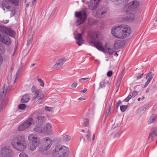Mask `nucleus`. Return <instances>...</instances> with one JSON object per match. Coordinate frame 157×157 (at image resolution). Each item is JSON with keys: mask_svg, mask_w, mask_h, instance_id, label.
Returning <instances> with one entry per match:
<instances>
[{"mask_svg": "<svg viewBox=\"0 0 157 157\" xmlns=\"http://www.w3.org/2000/svg\"><path fill=\"white\" fill-rule=\"evenodd\" d=\"M11 145L15 149L18 151H24L26 148V139L23 136L18 135L14 137L11 142Z\"/></svg>", "mask_w": 157, "mask_h": 157, "instance_id": "1", "label": "nucleus"}, {"mask_svg": "<svg viewBox=\"0 0 157 157\" xmlns=\"http://www.w3.org/2000/svg\"><path fill=\"white\" fill-rule=\"evenodd\" d=\"M2 7L3 10L6 11L11 12L10 16H13L15 13V8L14 7L12 6L9 2L6 0H4L2 2Z\"/></svg>", "mask_w": 157, "mask_h": 157, "instance_id": "8", "label": "nucleus"}, {"mask_svg": "<svg viewBox=\"0 0 157 157\" xmlns=\"http://www.w3.org/2000/svg\"><path fill=\"white\" fill-rule=\"evenodd\" d=\"M128 105H122V106H120L121 110L122 112H124L126 110V109L128 108Z\"/></svg>", "mask_w": 157, "mask_h": 157, "instance_id": "36", "label": "nucleus"}, {"mask_svg": "<svg viewBox=\"0 0 157 157\" xmlns=\"http://www.w3.org/2000/svg\"><path fill=\"white\" fill-rule=\"evenodd\" d=\"M113 2H117L116 4H125L127 3L128 1V0H111Z\"/></svg>", "mask_w": 157, "mask_h": 157, "instance_id": "29", "label": "nucleus"}, {"mask_svg": "<svg viewBox=\"0 0 157 157\" xmlns=\"http://www.w3.org/2000/svg\"><path fill=\"white\" fill-rule=\"evenodd\" d=\"M20 73V70H19L17 71V72L16 75V78H15V80H16V79L18 77Z\"/></svg>", "mask_w": 157, "mask_h": 157, "instance_id": "51", "label": "nucleus"}, {"mask_svg": "<svg viewBox=\"0 0 157 157\" xmlns=\"http://www.w3.org/2000/svg\"><path fill=\"white\" fill-rule=\"evenodd\" d=\"M33 122L32 119H29L18 126L17 128L18 130L20 131L25 130L31 126Z\"/></svg>", "mask_w": 157, "mask_h": 157, "instance_id": "10", "label": "nucleus"}, {"mask_svg": "<svg viewBox=\"0 0 157 157\" xmlns=\"http://www.w3.org/2000/svg\"><path fill=\"white\" fill-rule=\"evenodd\" d=\"M119 136V133L118 132H117L113 136V138H115L117 137L118 136Z\"/></svg>", "mask_w": 157, "mask_h": 157, "instance_id": "53", "label": "nucleus"}, {"mask_svg": "<svg viewBox=\"0 0 157 157\" xmlns=\"http://www.w3.org/2000/svg\"><path fill=\"white\" fill-rule=\"evenodd\" d=\"M91 132L90 130H88L86 133V137L87 140L90 142L91 140Z\"/></svg>", "mask_w": 157, "mask_h": 157, "instance_id": "30", "label": "nucleus"}, {"mask_svg": "<svg viewBox=\"0 0 157 157\" xmlns=\"http://www.w3.org/2000/svg\"><path fill=\"white\" fill-rule=\"evenodd\" d=\"M3 109V107L1 105H0V112Z\"/></svg>", "mask_w": 157, "mask_h": 157, "instance_id": "61", "label": "nucleus"}, {"mask_svg": "<svg viewBox=\"0 0 157 157\" xmlns=\"http://www.w3.org/2000/svg\"><path fill=\"white\" fill-rule=\"evenodd\" d=\"M8 83H10L11 81V78L10 77H9V78H8Z\"/></svg>", "mask_w": 157, "mask_h": 157, "instance_id": "59", "label": "nucleus"}, {"mask_svg": "<svg viewBox=\"0 0 157 157\" xmlns=\"http://www.w3.org/2000/svg\"><path fill=\"white\" fill-rule=\"evenodd\" d=\"M88 79V78H81V79H80L79 80H80V81H81L82 80H85Z\"/></svg>", "mask_w": 157, "mask_h": 157, "instance_id": "60", "label": "nucleus"}, {"mask_svg": "<svg viewBox=\"0 0 157 157\" xmlns=\"http://www.w3.org/2000/svg\"><path fill=\"white\" fill-rule=\"evenodd\" d=\"M42 145L38 148V151L42 153L47 151L51 147L53 142L52 140L48 137L42 138L41 140Z\"/></svg>", "mask_w": 157, "mask_h": 157, "instance_id": "3", "label": "nucleus"}, {"mask_svg": "<svg viewBox=\"0 0 157 157\" xmlns=\"http://www.w3.org/2000/svg\"><path fill=\"white\" fill-rule=\"evenodd\" d=\"M30 99V98L27 94H25L23 96L21 99V101L22 103H26L28 102Z\"/></svg>", "mask_w": 157, "mask_h": 157, "instance_id": "26", "label": "nucleus"}, {"mask_svg": "<svg viewBox=\"0 0 157 157\" xmlns=\"http://www.w3.org/2000/svg\"><path fill=\"white\" fill-rule=\"evenodd\" d=\"M157 117V114L155 113L153 114L151 116L150 119L148 121V124H149L154 122Z\"/></svg>", "mask_w": 157, "mask_h": 157, "instance_id": "27", "label": "nucleus"}, {"mask_svg": "<svg viewBox=\"0 0 157 157\" xmlns=\"http://www.w3.org/2000/svg\"><path fill=\"white\" fill-rule=\"evenodd\" d=\"M7 86L5 87V86H4L3 87V89L1 90V91L0 98V100L1 102H2L3 100V98L7 92Z\"/></svg>", "mask_w": 157, "mask_h": 157, "instance_id": "23", "label": "nucleus"}, {"mask_svg": "<svg viewBox=\"0 0 157 157\" xmlns=\"http://www.w3.org/2000/svg\"><path fill=\"white\" fill-rule=\"evenodd\" d=\"M87 91V89H86L85 88L84 89V90H82L80 91V92L81 93H85Z\"/></svg>", "mask_w": 157, "mask_h": 157, "instance_id": "52", "label": "nucleus"}, {"mask_svg": "<svg viewBox=\"0 0 157 157\" xmlns=\"http://www.w3.org/2000/svg\"><path fill=\"white\" fill-rule=\"evenodd\" d=\"M122 39L129 36L131 33V30L129 27L127 25H121Z\"/></svg>", "mask_w": 157, "mask_h": 157, "instance_id": "9", "label": "nucleus"}, {"mask_svg": "<svg viewBox=\"0 0 157 157\" xmlns=\"http://www.w3.org/2000/svg\"><path fill=\"white\" fill-rule=\"evenodd\" d=\"M138 92L137 91H133L132 93V96L133 97H135L138 94Z\"/></svg>", "mask_w": 157, "mask_h": 157, "instance_id": "45", "label": "nucleus"}, {"mask_svg": "<svg viewBox=\"0 0 157 157\" xmlns=\"http://www.w3.org/2000/svg\"><path fill=\"white\" fill-rule=\"evenodd\" d=\"M26 105L25 104H21L18 105V108L19 109H24L26 108Z\"/></svg>", "mask_w": 157, "mask_h": 157, "instance_id": "37", "label": "nucleus"}, {"mask_svg": "<svg viewBox=\"0 0 157 157\" xmlns=\"http://www.w3.org/2000/svg\"><path fill=\"white\" fill-rule=\"evenodd\" d=\"M89 120L87 118H86L83 121V125L85 127H88L89 126Z\"/></svg>", "mask_w": 157, "mask_h": 157, "instance_id": "35", "label": "nucleus"}, {"mask_svg": "<svg viewBox=\"0 0 157 157\" xmlns=\"http://www.w3.org/2000/svg\"><path fill=\"white\" fill-rule=\"evenodd\" d=\"M20 157H28V155L25 153H21L19 155Z\"/></svg>", "mask_w": 157, "mask_h": 157, "instance_id": "44", "label": "nucleus"}, {"mask_svg": "<svg viewBox=\"0 0 157 157\" xmlns=\"http://www.w3.org/2000/svg\"><path fill=\"white\" fill-rule=\"evenodd\" d=\"M31 90L32 92L35 94V96L33 98L35 102L37 104L40 103L42 101L44 97L43 93L41 92L40 90H37L35 86H33Z\"/></svg>", "mask_w": 157, "mask_h": 157, "instance_id": "5", "label": "nucleus"}, {"mask_svg": "<svg viewBox=\"0 0 157 157\" xmlns=\"http://www.w3.org/2000/svg\"><path fill=\"white\" fill-rule=\"evenodd\" d=\"M78 99L79 100H85L86 99L83 98L82 97H81V98H79Z\"/></svg>", "mask_w": 157, "mask_h": 157, "instance_id": "62", "label": "nucleus"}, {"mask_svg": "<svg viewBox=\"0 0 157 157\" xmlns=\"http://www.w3.org/2000/svg\"><path fill=\"white\" fill-rule=\"evenodd\" d=\"M110 109L111 108L110 107H109L108 109L106 110V113L107 114V116H108V115L109 114L110 112Z\"/></svg>", "mask_w": 157, "mask_h": 157, "instance_id": "49", "label": "nucleus"}, {"mask_svg": "<svg viewBox=\"0 0 157 157\" xmlns=\"http://www.w3.org/2000/svg\"><path fill=\"white\" fill-rule=\"evenodd\" d=\"M132 98V96L131 95H128L126 98L124 100V101L128 102Z\"/></svg>", "mask_w": 157, "mask_h": 157, "instance_id": "41", "label": "nucleus"}, {"mask_svg": "<svg viewBox=\"0 0 157 157\" xmlns=\"http://www.w3.org/2000/svg\"><path fill=\"white\" fill-rule=\"evenodd\" d=\"M85 140V139L83 137V136H82L80 138V141H82L83 142H84Z\"/></svg>", "mask_w": 157, "mask_h": 157, "instance_id": "50", "label": "nucleus"}, {"mask_svg": "<svg viewBox=\"0 0 157 157\" xmlns=\"http://www.w3.org/2000/svg\"><path fill=\"white\" fill-rule=\"evenodd\" d=\"M133 11L129 10L128 13H126L127 15V19L129 20H133L134 19L135 15L133 14L132 12Z\"/></svg>", "mask_w": 157, "mask_h": 157, "instance_id": "25", "label": "nucleus"}, {"mask_svg": "<svg viewBox=\"0 0 157 157\" xmlns=\"http://www.w3.org/2000/svg\"><path fill=\"white\" fill-rule=\"evenodd\" d=\"M0 154L2 156L5 157H11L13 155L12 151L6 147L2 148Z\"/></svg>", "mask_w": 157, "mask_h": 157, "instance_id": "13", "label": "nucleus"}, {"mask_svg": "<svg viewBox=\"0 0 157 157\" xmlns=\"http://www.w3.org/2000/svg\"><path fill=\"white\" fill-rule=\"evenodd\" d=\"M153 131L150 134L149 138H151L152 139L154 136H157V129L155 128H153Z\"/></svg>", "mask_w": 157, "mask_h": 157, "instance_id": "31", "label": "nucleus"}, {"mask_svg": "<svg viewBox=\"0 0 157 157\" xmlns=\"http://www.w3.org/2000/svg\"><path fill=\"white\" fill-rule=\"evenodd\" d=\"M122 47L121 43L120 40L115 41L114 44V48L116 49H118Z\"/></svg>", "mask_w": 157, "mask_h": 157, "instance_id": "24", "label": "nucleus"}, {"mask_svg": "<svg viewBox=\"0 0 157 157\" xmlns=\"http://www.w3.org/2000/svg\"><path fill=\"white\" fill-rule=\"evenodd\" d=\"M144 73H142V74H141L140 76H138L137 77V79H140L142 78V77L143 75H144Z\"/></svg>", "mask_w": 157, "mask_h": 157, "instance_id": "55", "label": "nucleus"}, {"mask_svg": "<svg viewBox=\"0 0 157 157\" xmlns=\"http://www.w3.org/2000/svg\"><path fill=\"white\" fill-rule=\"evenodd\" d=\"M69 150L68 148L65 146H56L52 151V155L57 157H67L69 153Z\"/></svg>", "mask_w": 157, "mask_h": 157, "instance_id": "2", "label": "nucleus"}, {"mask_svg": "<svg viewBox=\"0 0 157 157\" xmlns=\"http://www.w3.org/2000/svg\"><path fill=\"white\" fill-rule=\"evenodd\" d=\"M3 61V59L1 56H0V66L2 64Z\"/></svg>", "mask_w": 157, "mask_h": 157, "instance_id": "58", "label": "nucleus"}, {"mask_svg": "<svg viewBox=\"0 0 157 157\" xmlns=\"http://www.w3.org/2000/svg\"><path fill=\"white\" fill-rule=\"evenodd\" d=\"M44 109L46 111H49V112H51V111H52L53 110V108L52 107H51L45 106L44 107Z\"/></svg>", "mask_w": 157, "mask_h": 157, "instance_id": "38", "label": "nucleus"}, {"mask_svg": "<svg viewBox=\"0 0 157 157\" xmlns=\"http://www.w3.org/2000/svg\"><path fill=\"white\" fill-rule=\"evenodd\" d=\"M37 80L40 83V86L43 87L44 86V83L43 81L40 78H39Z\"/></svg>", "mask_w": 157, "mask_h": 157, "instance_id": "39", "label": "nucleus"}, {"mask_svg": "<svg viewBox=\"0 0 157 157\" xmlns=\"http://www.w3.org/2000/svg\"><path fill=\"white\" fill-rule=\"evenodd\" d=\"M77 85V83L76 82L73 83L71 85V87L72 88H75Z\"/></svg>", "mask_w": 157, "mask_h": 157, "instance_id": "42", "label": "nucleus"}, {"mask_svg": "<svg viewBox=\"0 0 157 157\" xmlns=\"http://www.w3.org/2000/svg\"><path fill=\"white\" fill-rule=\"evenodd\" d=\"M39 144V143L29 142L28 144L29 148L30 150L33 151L38 146Z\"/></svg>", "mask_w": 157, "mask_h": 157, "instance_id": "22", "label": "nucleus"}, {"mask_svg": "<svg viewBox=\"0 0 157 157\" xmlns=\"http://www.w3.org/2000/svg\"><path fill=\"white\" fill-rule=\"evenodd\" d=\"M46 120V118L41 114H39L36 117L35 121L36 124L38 125H42Z\"/></svg>", "mask_w": 157, "mask_h": 157, "instance_id": "15", "label": "nucleus"}, {"mask_svg": "<svg viewBox=\"0 0 157 157\" xmlns=\"http://www.w3.org/2000/svg\"><path fill=\"white\" fill-rule=\"evenodd\" d=\"M71 138V136L67 135L63 137V140L64 141H69L70 140Z\"/></svg>", "mask_w": 157, "mask_h": 157, "instance_id": "34", "label": "nucleus"}, {"mask_svg": "<svg viewBox=\"0 0 157 157\" xmlns=\"http://www.w3.org/2000/svg\"><path fill=\"white\" fill-rule=\"evenodd\" d=\"M154 75V74L151 72H149L148 73L146 78L147 80L144 86V88H145L148 85L153 77Z\"/></svg>", "mask_w": 157, "mask_h": 157, "instance_id": "20", "label": "nucleus"}, {"mask_svg": "<svg viewBox=\"0 0 157 157\" xmlns=\"http://www.w3.org/2000/svg\"><path fill=\"white\" fill-rule=\"evenodd\" d=\"M118 53H117V52H116L114 53V56H118Z\"/></svg>", "mask_w": 157, "mask_h": 157, "instance_id": "64", "label": "nucleus"}, {"mask_svg": "<svg viewBox=\"0 0 157 157\" xmlns=\"http://www.w3.org/2000/svg\"><path fill=\"white\" fill-rule=\"evenodd\" d=\"M33 38H30L27 41V44L28 45H30L32 42Z\"/></svg>", "mask_w": 157, "mask_h": 157, "instance_id": "46", "label": "nucleus"}, {"mask_svg": "<svg viewBox=\"0 0 157 157\" xmlns=\"http://www.w3.org/2000/svg\"><path fill=\"white\" fill-rule=\"evenodd\" d=\"M140 3L138 1L134 0L126 5L124 7V10L126 13H128L129 10L133 11L137 9Z\"/></svg>", "mask_w": 157, "mask_h": 157, "instance_id": "7", "label": "nucleus"}, {"mask_svg": "<svg viewBox=\"0 0 157 157\" xmlns=\"http://www.w3.org/2000/svg\"><path fill=\"white\" fill-rule=\"evenodd\" d=\"M101 0H90L89 7L90 9L94 10L96 9L99 2Z\"/></svg>", "mask_w": 157, "mask_h": 157, "instance_id": "17", "label": "nucleus"}, {"mask_svg": "<svg viewBox=\"0 0 157 157\" xmlns=\"http://www.w3.org/2000/svg\"><path fill=\"white\" fill-rule=\"evenodd\" d=\"M88 36L91 39H93L95 38L94 36H93L91 35L90 33H89Z\"/></svg>", "mask_w": 157, "mask_h": 157, "instance_id": "57", "label": "nucleus"}, {"mask_svg": "<svg viewBox=\"0 0 157 157\" xmlns=\"http://www.w3.org/2000/svg\"><path fill=\"white\" fill-rule=\"evenodd\" d=\"M75 16L78 19L77 20V23L79 25L85 21L87 18L86 12L85 10H82L79 12H75Z\"/></svg>", "mask_w": 157, "mask_h": 157, "instance_id": "6", "label": "nucleus"}, {"mask_svg": "<svg viewBox=\"0 0 157 157\" xmlns=\"http://www.w3.org/2000/svg\"><path fill=\"white\" fill-rule=\"evenodd\" d=\"M111 33L115 37L118 38L122 39L121 25L113 27L112 29Z\"/></svg>", "mask_w": 157, "mask_h": 157, "instance_id": "11", "label": "nucleus"}, {"mask_svg": "<svg viewBox=\"0 0 157 157\" xmlns=\"http://www.w3.org/2000/svg\"><path fill=\"white\" fill-rule=\"evenodd\" d=\"M113 74V72L112 71H109L107 73V75L109 77H111Z\"/></svg>", "mask_w": 157, "mask_h": 157, "instance_id": "47", "label": "nucleus"}, {"mask_svg": "<svg viewBox=\"0 0 157 157\" xmlns=\"http://www.w3.org/2000/svg\"><path fill=\"white\" fill-rule=\"evenodd\" d=\"M95 138V134H93L92 136V140H94Z\"/></svg>", "mask_w": 157, "mask_h": 157, "instance_id": "63", "label": "nucleus"}, {"mask_svg": "<svg viewBox=\"0 0 157 157\" xmlns=\"http://www.w3.org/2000/svg\"><path fill=\"white\" fill-rule=\"evenodd\" d=\"M66 61V59L64 58L58 59L56 63L53 66V68L55 69H59L60 68Z\"/></svg>", "mask_w": 157, "mask_h": 157, "instance_id": "18", "label": "nucleus"}, {"mask_svg": "<svg viewBox=\"0 0 157 157\" xmlns=\"http://www.w3.org/2000/svg\"><path fill=\"white\" fill-rule=\"evenodd\" d=\"M105 52H107L108 53L109 55H112L113 53V51L112 49L110 48L106 44L105 45V48L104 49Z\"/></svg>", "mask_w": 157, "mask_h": 157, "instance_id": "28", "label": "nucleus"}, {"mask_svg": "<svg viewBox=\"0 0 157 157\" xmlns=\"http://www.w3.org/2000/svg\"><path fill=\"white\" fill-rule=\"evenodd\" d=\"M28 140L29 142L39 143V140L37 135L34 133L30 134L28 136Z\"/></svg>", "mask_w": 157, "mask_h": 157, "instance_id": "16", "label": "nucleus"}, {"mask_svg": "<svg viewBox=\"0 0 157 157\" xmlns=\"http://www.w3.org/2000/svg\"><path fill=\"white\" fill-rule=\"evenodd\" d=\"M52 128V125L47 123L44 127H42L41 125H37L34 130L35 132L40 134L49 135L51 133Z\"/></svg>", "mask_w": 157, "mask_h": 157, "instance_id": "4", "label": "nucleus"}, {"mask_svg": "<svg viewBox=\"0 0 157 157\" xmlns=\"http://www.w3.org/2000/svg\"><path fill=\"white\" fill-rule=\"evenodd\" d=\"M106 12L102 11L101 10H98L97 11H94L93 14L95 16L99 18L103 17L105 15Z\"/></svg>", "mask_w": 157, "mask_h": 157, "instance_id": "19", "label": "nucleus"}, {"mask_svg": "<svg viewBox=\"0 0 157 157\" xmlns=\"http://www.w3.org/2000/svg\"><path fill=\"white\" fill-rule=\"evenodd\" d=\"M9 20H3L1 21L2 22L3 24H6L8 23L9 22Z\"/></svg>", "mask_w": 157, "mask_h": 157, "instance_id": "48", "label": "nucleus"}, {"mask_svg": "<svg viewBox=\"0 0 157 157\" xmlns=\"http://www.w3.org/2000/svg\"><path fill=\"white\" fill-rule=\"evenodd\" d=\"M82 33H78L77 32L75 33V38L76 40V43L78 46L82 45L84 43V40L82 37Z\"/></svg>", "mask_w": 157, "mask_h": 157, "instance_id": "14", "label": "nucleus"}, {"mask_svg": "<svg viewBox=\"0 0 157 157\" xmlns=\"http://www.w3.org/2000/svg\"><path fill=\"white\" fill-rule=\"evenodd\" d=\"M105 81L103 80L100 83V88H102L104 86Z\"/></svg>", "mask_w": 157, "mask_h": 157, "instance_id": "40", "label": "nucleus"}, {"mask_svg": "<svg viewBox=\"0 0 157 157\" xmlns=\"http://www.w3.org/2000/svg\"><path fill=\"white\" fill-rule=\"evenodd\" d=\"M9 2H11L13 5L15 6H17L18 5L19 0H8Z\"/></svg>", "mask_w": 157, "mask_h": 157, "instance_id": "33", "label": "nucleus"}, {"mask_svg": "<svg viewBox=\"0 0 157 157\" xmlns=\"http://www.w3.org/2000/svg\"><path fill=\"white\" fill-rule=\"evenodd\" d=\"M6 51V48L3 45L0 44V54L4 53Z\"/></svg>", "mask_w": 157, "mask_h": 157, "instance_id": "32", "label": "nucleus"}, {"mask_svg": "<svg viewBox=\"0 0 157 157\" xmlns=\"http://www.w3.org/2000/svg\"><path fill=\"white\" fill-rule=\"evenodd\" d=\"M0 32L11 36H13L15 34L14 31L5 26H0Z\"/></svg>", "mask_w": 157, "mask_h": 157, "instance_id": "12", "label": "nucleus"}, {"mask_svg": "<svg viewBox=\"0 0 157 157\" xmlns=\"http://www.w3.org/2000/svg\"><path fill=\"white\" fill-rule=\"evenodd\" d=\"M145 98V97L144 96H143L142 98H138L137 100L138 101H140V100H143Z\"/></svg>", "mask_w": 157, "mask_h": 157, "instance_id": "56", "label": "nucleus"}, {"mask_svg": "<svg viewBox=\"0 0 157 157\" xmlns=\"http://www.w3.org/2000/svg\"><path fill=\"white\" fill-rule=\"evenodd\" d=\"M121 101L120 100H119L118 101L117 104V107L118 108L119 107V106L120 105V104H121Z\"/></svg>", "mask_w": 157, "mask_h": 157, "instance_id": "54", "label": "nucleus"}, {"mask_svg": "<svg viewBox=\"0 0 157 157\" xmlns=\"http://www.w3.org/2000/svg\"><path fill=\"white\" fill-rule=\"evenodd\" d=\"M121 78L122 77H121L118 79L117 84V87H118L120 86V83L121 80Z\"/></svg>", "mask_w": 157, "mask_h": 157, "instance_id": "43", "label": "nucleus"}, {"mask_svg": "<svg viewBox=\"0 0 157 157\" xmlns=\"http://www.w3.org/2000/svg\"><path fill=\"white\" fill-rule=\"evenodd\" d=\"M94 46L98 49L103 52H105L103 47V44L101 42L96 41L94 44Z\"/></svg>", "mask_w": 157, "mask_h": 157, "instance_id": "21", "label": "nucleus"}]
</instances>
